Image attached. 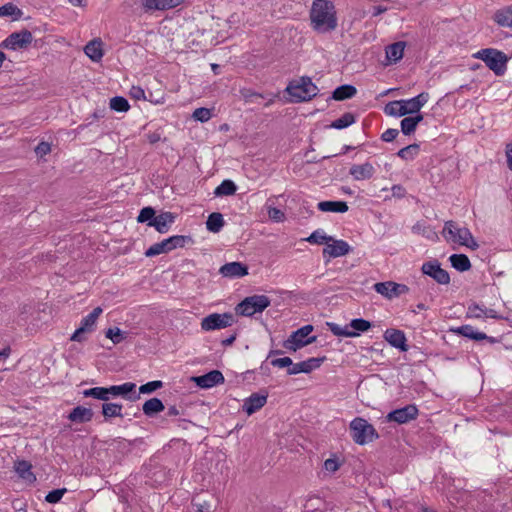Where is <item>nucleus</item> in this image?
I'll return each mask as SVG.
<instances>
[{"label": "nucleus", "mask_w": 512, "mask_h": 512, "mask_svg": "<svg viewBox=\"0 0 512 512\" xmlns=\"http://www.w3.org/2000/svg\"><path fill=\"white\" fill-rule=\"evenodd\" d=\"M165 409L163 402L156 397L150 398L142 406L143 413L148 417H153Z\"/></svg>", "instance_id": "33"}, {"label": "nucleus", "mask_w": 512, "mask_h": 512, "mask_svg": "<svg viewBox=\"0 0 512 512\" xmlns=\"http://www.w3.org/2000/svg\"><path fill=\"white\" fill-rule=\"evenodd\" d=\"M332 243H328L323 249V258L325 263H328L331 258H337L347 255L351 252V246L344 240H336L333 238Z\"/></svg>", "instance_id": "14"}, {"label": "nucleus", "mask_w": 512, "mask_h": 512, "mask_svg": "<svg viewBox=\"0 0 512 512\" xmlns=\"http://www.w3.org/2000/svg\"><path fill=\"white\" fill-rule=\"evenodd\" d=\"M319 89L309 77H301L299 83L291 82L285 92L292 96V102H304L314 98Z\"/></svg>", "instance_id": "6"}, {"label": "nucleus", "mask_w": 512, "mask_h": 512, "mask_svg": "<svg viewBox=\"0 0 512 512\" xmlns=\"http://www.w3.org/2000/svg\"><path fill=\"white\" fill-rule=\"evenodd\" d=\"M311 324L305 325L296 331L292 332L287 340L284 341L283 346L290 351H297L298 349L311 344L316 341V336H311L305 339L312 331Z\"/></svg>", "instance_id": "9"}, {"label": "nucleus", "mask_w": 512, "mask_h": 512, "mask_svg": "<svg viewBox=\"0 0 512 512\" xmlns=\"http://www.w3.org/2000/svg\"><path fill=\"white\" fill-rule=\"evenodd\" d=\"M421 271L424 275L431 277L440 285H448L450 283L449 273L441 267L437 259L424 262Z\"/></svg>", "instance_id": "12"}, {"label": "nucleus", "mask_w": 512, "mask_h": 512, "mask_svg": "<svg viewBox=\"0 0 512 512\" xmlns=\"http://www.w3.org/2000/svg\"><path fill=\"white\" fill-rule=\"evenodd\" d=\"M374 289L377 293L387 297L388 299L406 294L409 291V287L407 285L392 281L376 283L374 285Z\"/></svg>", "instance_id": "15"}, {"label": "nucleus", "mask_w": 512, "mask_h": 512, "mask_svg": "<svg viewBox=\"0 0 512 512\" xmlns=\"http://www.w3.org/2000/svg\"><path fill=\"white\" fill-rule=\"evenodd\" d=\"M176 215L172 212H162L155 216L154 223H150L159 233H167L171 225L175 222Z\"/></svg>", "instance_id": "23"}, {"label": "nucleus", "mask_w": 512, "mask_h": 512, "mask_svg": "<svg viewBox=\"0 0 512 512\" xmlns=\"http://www.w3.org/2000/svg\"><path fill=\"white\" fill-rule=\"evenodd\" d=\"M224 224L223 215L219 212H213L208 216L206 228L212 233H218L223 228Z\"/></svg>", "instance_id": "36"}, {"label": "nucleus", "mask_w": 512, "mask_h": 512, "mask_svg": "<svg viewBox=\"0 0 512 512\" xmlns=\"http://www.w3.org/2000/svg\"><path fill=\"white\" fill-rule=\"evenodd\" d=\"M268 216L271 220L276 222H282L285 219V213L276 207L268 208Z\"/></svg>", "instance_id": "55"}, {"label": "nucleus", "mask_w": 512, "mask_h": 512, "mask_svg": "<svg viewBox=\"0 0 512 512\" xmlns=\"http://www.w3.org/2000/svg\"><path fill=\"white\" fill-rule=\"evenodd\" d=\"M317 208L322 212L345 213L349 207L345 201H321Z\"/></svg>", "instance_id": "29"}, {"label": "nucleus", "mask_w": 512, "mask_h": 512, "mask_svg": "<svg viewBox=\"0 0 512 512\" xmlns=\"http://www.w3.org/2000/svg\"><path fill=\"white\" fill-rule=\"evenodd\" d=\"M185 415V409L182 406L172 405L167 408V416Z\"/></svg>", "instance_id": "63"}, {"label": "nucleus", "mask_w": 512, "mask_h": 512, "mask_svg": "<svg viewBox=\"0 0 512 512\" xmlns=\"http://www.w3.org/2000/svg\"><path fill=\"white\" fill-rule=\"evenodd\" d=\"M191 380L200 388L208 389L223 384L225 379L219 370H212L204 375L193 376Z\"/></svg>", "instance_id": "17"}, {"label": "nucleus", "mask_w": 512, "mask_h": 512, "mask_svg": "<svg viewBox=\"0 0 512 512\" xmlns=\"http://www.w3.org/2000/svg\"><path fill=\"white\" fill-rule=\"evenodd\" d=\"M417 416L418 408L415 405L410 404L389 412L386 418L389 422L394 421L398 424H404L416 419Z\"/></svg>", "instance_id": "16"}, {"label": "nucleus", "mask_w": 512, "mask_h": 512, "mask_svg": "<svg viewBox=\"0 0 512 512\" xmlns=\"http://www.w3.org/2000/svg\"><path fill=\"white\" fill-rule=\"evenodd\" d=\"M419 151H420V145L417 143H413V144H410V145H407V146L401 148L397 152V156L406 161L413 160L419 154Z\"/></svg>", "instance_id": "40"}, {"label": "nucleus", "mask_w": 512, "mask_h": 512, "mask_svg": "<svg viewBox=\"0 0 512 512\" xmlns=\"http://www.w3.org/2000/svg\"><path fill=\"white\" fill-rule=\"evenodd\" d=\"M66 492V488L54 489L48 492V494L45 496V501L50 504H56L60 502Z\"/></svg>", "instance_id": "50"}, {"label": "nucleus", "mask_w": 512, "mask_h": 512, "mask_svg": "<svg viewBox=\"0 0 512 512\" xmlns=\"http://www.w3.org/2000/svg\"><path fill=\"white\" fill-rule=\"evenodd\" d=\"M423 120L422 114H417L415 116H409L405 117L401 120L400 126H401V132L409 136L412 133L415 132L417 125Z\"/></svg>", "instance_id": "31"}, {"label": "nucleus", "mask_w": 512, "mask_h": 512, "mask_svg": "<svg viewBox=\"0 0 512 512\" xmlns=\"http://www.w3.org/2000/svg\"><path fill=\"white\" fill-rule=\"evenodd\" d=\"M271 305V300L266 295L255 294L244 298L235 307L237 315L252 317L256 313H262Z\"/></svg>", "instance_id": "5"}, {"label": "nucleus", "mask_w": 512, "mask_h": 512, "mask_svg": "<svg viewBox=\"0 0 512 512\" xmlns=\"http://www.w3.org/2000/svg\"><path fill=\"white\" fill-rule=\"evenodd\" d=\"M155 209L148 206L144 207L140 210V213L137 217V221L139 223H147L148 226H150V223H154L155 220Z\"/></svg>", "instance_id": "45"}, {"label": "nucleus", "mask_w": 512, "mask_h": 512, "mask_svg": "<svg viewBox=\"0 0 512 512\" xmlns=\"http://www.w3.org/2000/svg\"><path fill=\"white\" fill-rule=\"evenodd\" d=\"M332 240L333 237L326 235L324 231L321 229L315 230L310 234L309 237L306 238V241H308L309 243L317 245H321L324 243L327 245Z\"/></svg>", "instance_id": "42"}, {"label": "nucleus", "mask_w": 512, "mask_h": 512, "mask_svg": "<svg viewBox=\"0 0 512 512\" xmlns=\"http://www.w3.org/2000/svg\"><path fill=\"white\" fill-rule=\"evenodd\" d=\"M94 416V412L91 408H86L83 406H76L72 409V411L68 414L67 419L73 423H87L92 420Z\"/></svg>", "instance_id": "25"}, {"label": "nucleus", "mask_w": 512, "mask_h": 512, "mask_svg": "<svg viewBox=\"0 0 512 512\" xmlns=\"http://www.w3.org/2000/svg\"><path fill=\"white\" fill-rule=\"evenodd\" d=\"M162 387H163L162 381H160V380L150 381V382H147L146 384H143L139 387V393L140 394H150Z\"/></svg>", "instance_id": "49"}, {"label": "nucleus", "mask_w": 512, "mask_h": 512, "mask_svg": "<svg viewBox=\"0 0 512 512\" xmlns=\"http://www.w3.org/2000/svg\"><path fill=\"white\" fill-rule=\"evenodd\" d=\"M442 234L446 240H451L471 250H477L479 248V244L475 241L470 230L466 227L458 228L453 220L445 222Z\"/></svg>", "instance_id": "3"}, {"label": "nucleus", "mask_w": 512, "mask_h": 512, "mask_svg": "<svg viewBox=\"0 0 512 512\" xmlns=\"http://www.w3.org/2000/svg\"><path fill=\"white\" fill-rule=\"evenodd\" d=\"M234 323V316L231 313H212L201 321V328L204 331L223 329Z\"/></svg>", "instance_id": "11"}, {"label": "nucleus", "mask_w": 512, "mask_h": 512, "mask_svg": "<svg viewBox=\"0 0 512 512\" xmlns=\"http://www.w3.org/2000/svg\"><path fill=\"white\" fill-rule=\"evenodd\" d=\"M240 94L243 97L245 102H252L253 98H265V96L263 94L255 92L249 88L241 89Z\"/></svg>", "instance_id": "53"}, {"label": "nucleus", "mask_w": 512, "mask_h": 512, "mask_svg": "<svg viewBox=\"0 0 512 512\" xmlns=\"http://www.w3.org/2000/svg\"><path fill=\"white\" fill-rule=\"evenodd\" d=\"M410 99L408 100H394L386 104L384 112L387 115L394 117H402L408 114H416L414 108H410Z\"/></svg>", "instance_id": "18"}, {"label": "nucleus", "mask_w": 512, "mask_h": 512, "mask_svg": "<svg viewBox=\"0 0 512 512\" xmlns=\"http://www.w3.org/2000/svg\"><path fill=\"white\" fill-rule=\"evenodd\" d=\"M105 336L109 338L114 344H119L125 339V332H123L120 328H109L105 332Z\"/></svg>", "instance_id": "47"}, {"label": "nucleus", "mask_w": 512, "mask_h": 512, "mask_svg": "<svg viewBox=\"0 0 512 512\" xmlns=\"http://www.w3.org/2000/svg\"><path fill=\"white\" fill-rule=\"evenodd\" d=\"M267 402V395H260L258 393H253L250 395L243 404V411H245L248 415H252L259 409H261Z\"/></svg>", "instance_id": "26"}, {"label": "nucleus", "mask_w": 512, "mask_h": 512, "mask_svg": "<svg viewBox=\"0 0 512 512\" xmlns=\"http://www.w3.org/2000/svg\"><path fill=\"white\" fill-rule=\"evenodd\" d=\"M507 166L512 171V142L506 146Z\"/></svg>", "instance_id": "64"}, {"label": "nucleus", "mask_w": 512, "mask_h": 512, "mask_svg": "<svg viewBox=\"0 0 512 512\" xmlns=\"http://www.w3.org/2000/svg\"><path fill=\"white\" fill-rule=\"evenodd\" d=\"M452 331L457 335L469 338L474 341H481L485 338L484 332L476 331L474 327L471 325H462L460 327L452 329Z\"/></svg>", "instance_id": "34"}, {"label": "nucleus", "mask_w": 512, "mask_h": 512, "mask_svg": "<svg viewBox=\"0 0 512 512\" xmlns=\"http://www.w3.org/2000/svg\"><path fill=\"white\" fill-rule=\"evenodd\" d=\"M270 364L274 367L288 369L292 367L293 361L290 357L275 358L270 361Z\"/></svg>", "instance_id": "54"}, {"label": "nucleus", "mask_w": 512, "mask_h": 512, "mask_svg": "<svg viewBox=\"0 0 512 512\" xmlns=\"http://www.w3.org/2000/svg\"><path fill=\"white\" fill-rule=\"evenodd\" d=\"M107 389L109 398L111 396H122L130 401H136L140 397L139 394H136L135 392L136 384L132 382H126L121 385H112L107 387Z\"/></svg>", "instance_id": "20"}, {"label": "nucleus", "mask_w": 512, "mask_h": 512, "mask_svg": "<svg viewBox=\"0 0 512 512\" xmlns=\"http://www.w3.org/2000/svg\"><path fill=\"white\" fill-rule=\"evenodd\" d=\"M219 273L227 278H239L248 274V266L241 262H229L222 265Z\"/></svg>", "instance_id": "22"}, {"label": "nucleus", "mask_w": 512, "mask_h": 512, "mask_svg": "<svg viewBox=\"0 0 512 512\" xmlns=\"http://www.w3.org/2000/svg\"><path fill=\"white\" fill-rule=\"evenodd\" d=\"M93 398L102 401H108V389L107 387H94Z\"/></svg>", "instance_id": "56"}, {"label": "nucleus", "mask_w": 512, "mask_h": 512, "mask_svg": "<svg viewBox=\"0 0 512 512\" xmlns=\"http://www.w3.org/2000/svg\"><path fill=\"white\" fill-rule=\"evenodd\" d=\"M161 0H144L143 6L146 10H164Z\"/></svg>", "instance_id": "60"}, {"label": "nucleus", "mask_w": 512, "mask_h": 512, "mask_svg": "<svg viewBox=\"0 0 512 512\" xmlns=\"http://www.w3.org/2000/svg\"><path fill=\"white\" fill-rule=\"evenodd\" d=\"M51 151V146L48 142H40L36 148H35V153L37 156L39 157H43L45 155H47L48 153H50Z\"/></svg>", "instance_id": "58"}, {"label": "nucleus", "mask_w": 512, "mask_h": 512, "mask_svg": "<svg viewBox=\"0 0 512 512\" xmlns=\"http://www.w3.org/2000/svg\"><path fill=\"white\" fill-rule=\"evenodd\" d=\"M212 117L211 109L200 107L194 110L193 118L202 123L207 122Z\"/></svg>", "instance_id": "51"}, {"label": "nucleus", "mask_w": 512, "mask_h": 512, "mask_svg": "<svg viewBox=\"0 0 512 512\" xmlns=\"http://www.w3.org/2000/svg\"><path fill=\"white\" fill-rule=\"evenodd\" d=\"M326 325L333 335L351 338L359 336L360 332H366L372 327V323L363 318L352 319L345 327L334 322H327Z\"/></svg>", "instance_id": "8"}, {"label": "nucleus", "mask_w": 512, "mask_h": 512, "mask_svg": "<svg viewBox=\"0 0 512 512\" xmlns=\"http://www.w3.org/2000/svg\"><path fill=\"white\" fill-rule=\"evenodd\" d=\"M122 408V404L119 403H103L102 414L105 417V419H110L113 417H123Z\"/></svg>", "instance_id": "37"}, {"label": "nucleus", "mask_w": 512, "mask_h": 512, "mask_svg": "<svg viewBox=\"0 0 512 512\" xmlns=\"http://www.w3.org/2000/svg\"><path fill=\"white\" fill-rule=\"evenodd\" d=\"M311 27L318 33H328L337 28L335 6L330 0H314L310 10Z\"/></svg>", "instance_id": "1"}, {"label": "nucleus", "mask_w": 512, "mask_h": 512, "mask_svg": "<svg viewBox=\"0 0 512 512\" xmlns=\"http://www.w3.org/2000/svg\"><path fill=\"white\" fill-rule=\"evenodd\" d=\"M110 109L116 112H127L130 109L128 100L122 96H115L110 99Z\"/></svg>", "instance_id": "43"}, {"label": "nucleus", "mask_w": 512, "mask_h": 512, "mask_svg": "<svg viewBox=\"0 0 512 512\" xmlns=\"http://www.w3.org/2000/svg\"><path fill=\"white\" fill-rule=\"evenodd\" d=\"M130 96L136 100L145 99V91L140 86H132Z\"/></svg>", "instance_id": "62"}, {"label": "nucleus", "mask_w": 512, "mask_h": 512, "mask_svg": "<svg viewBox=\"0 0 512 512\" xmlns=\"http://www.w3.org/2000/svg\"><path fill=\"white\" fill-rule=\"evenodd\" d=\"M449 261L451 266L459 272H465L471 268V262L465 254H452Z\"/></svg>", "instance_id": "35"}, {"label": "nucleus", "mask_w": 512, "mask_h": 512, "mask_svg": "<svg viewBox=\"0 0 512 512\" xmlns=\"http://www.w3.org/2000/svg\"><path fill=\"white\" fill-rule=\"evenodd\" d=\"M32 41V33L27 29H22L21 31L11 33L1 42L0 46L10 50L26 49Z\"/></svg>", "instance_id": "10"}, {"label": "nucleus", "mask_w": 512, "mask_h": 512, "mask_svg": "<svg viewBox=\"0 0 512 512\" xmlns=\"http://www.w3.org/2000/svg\"><path fill=\"white\" fill-rule=\"evenodd\" d=\"M22 14V10L13 3H6L0 6V17L13 16L14 20H17L22 16Z\"/></svg>", "instance_id": "44"}, {"label": "nucleus", "mask_w": 512, "mask_h": 512, "mask_svg": "<svg viewBox=\"0 0 512 512\" xmlns=\"http://www.w3.org/2000/svg\"><path fill=\"white\" fill-rule=\"evenodd\" d=\"M349 428L353 441L358 445H365L379 438L374 426L362 417L354 418Z\"/></svg>", "instance_id": "4"}, {"label": "nucleus", "mask_w": 512, "mask_h": 512, "mask_svg": "<svg viewBox=\"0 0 512 512\" xmlns=\"http://www.w3.org/2000/svg\"><path fill=\"white\" fill-rule=\"evenodd\" d=\"M349 173L354 178V180H368L374 175L375 169L371 163L366 162L361 165H352L350 167Z\"/></svg>", "instance_id": "24"}, {"label": "nucleus", "mask_w": 512, "mask_h": 512, "mask_svg": "<svg viewBox=\"0 0 512 512\" xmlns=\"http://www.w3.org/2000/svg\"><path fill=\"white\" fill-rule=\"evenodd\" d=\"M485 307H481L477 303H471L467 309L468 318H481L484 315Z\"/></svg>", "instance_id": "52"}, {"label": "nucleus", "mask_w": 512, "mask_h": 512, "mask_svg": "<svg viewBox=\"0 0 512 512\" xmlns=\"http://www.w3.org/2000/svg\"><path fill=\"white\" fill-rule=\"evenodd\" d=\"M85 54L94 62H98L103 57L101 39H93L84 47Z\"/></svg>", "instance_id": "27"}, {"label": "nucleus", "mask_w": 512, "mask_h": 512, "mask_svg": "<svg viewBox=\"0 0 512 512\" xmlns=\"http://www.w3.org/2000/svg\"><path fill=\"white\" fill-rule=\"evenodd\" d=\"M355 121V115L351 112H346L340 118L332 121L329 127L340 130L349 127L355 123Z\"/></svg>", "instance_id": "38"}, {"label": "nucleus", "mask_w": 512, "mask_h": 512, "mask_svg": "<svg viewBox=\"0 0 512 512\" xmlns=\"http://www.w3.org/2000/svg\"><path fill=\"white\" fill-rule=\"evenodd\" d=\"M193 506L196 507L198 512H211V504L208 501H198L193 499Z\"/></svg>", "instance_id": "61"}, {"label": "nucleus", "mask_w": 512, "mask_h": 512, "mask_svg": "<svg viewBox=\"0 0 512 512\" xmlns=\"http://www.w3.org/2000/svg\"><path fill=\"white\" fill-rule=\"evenodd\" d=\"M405 42L398 41L386 48V58L390 63H396L402 59L404 54Z\"/></svg>", "instance_id": "32"}, {"label": "nucleus", "mask_w": 512, "mask_h": 512, "mask_svg": "<svg viewBox=\"0 0 512 512\" xmlns=\"http://www.w3.org/2000/svg\"><path fill=\"white\" fill-rule=\"evenodd\" d=\"M495 21L503 27H512V7L501 9L495 13Z\"/></svg>", "instance_id": "41"}, {"label": "nucleus", "mask_w": 512, "mask_h": 512, "mask_svg": "<svg viewBox=\"0 0 512 512\" xmlns=\"http://www.w3.org/2000/svg\"><path fill=\"white\" fill-rule=\"evenodd\" d=\"M429 94L427 92H422L417 96L410 99V108H414L417 114H420L421 108L428 102Z\"/></svg>", "instance_id": "46"}, {"label": "nucleus", "mask_w": 512, "mask_h": 512, "mask_svg": "<svg viewBox=\"0 0 512 512\" xmlns=\"http://www.w3.org/2000/svg\"><path fill=\"white\" fill-rule=\"evenodd\" d=\"M237 190L236 184L229 179L223 180L219 186L216 187L214 194L216 196H230L235 194Z\"/></svg>", "instance_id": "39"}, {"label": "nucleus", "mask_w": 512, "mask_h": 512, "mask_svg": "<svg viewBox=\"0 0 512 512\" xmlns=\"http://www.w3.org/2000/svg\"><path fill=\"white\" fill-rule=\"evenodd\" d=\"M339 467L340 463L336 458H329L324 462V468L328 472L334 473L339 469Z\"/></svg>", "instance_id": "59"}, {"label": "nucleus", "mask_w": 512, "mask_h": 512, "mask_svg": "<svg viewBox=\"0 0 512 512\" xmlns=\"http://www.w3.org/2000/svg\"><path fill=\"white\" fill-rule=\"evenodd\" d=\"M14 468L20 478L28 482L36 481V476L31 471L32 465L30 464V462L26 460H18L15 462Z\"/></svg>", "instance_id": "30"}, {"label": "nucleus", "mask_w": 512, "mask_h": 512, "mask_svg": "<svg viewBox=\"0 0 512 512\" xmlns=\"http://www.w3.org/2000/svg\"><path fill=\"white\" fill-rule=\"evenodd\" d=\"M399 135L398 129L389 128L385 130L381 135V140L384 142H391L397 138Z\"/></svg>", "instance_id": "57"}, {"label": "nucleus", "mask_w": 512, "mask_h": 512, "mask_svg": "<svg viewBox=\"0 0 512 512\" xmlns=\"http://www.w3.org/2000/svg\"><path fill=\"white\" fill-rule=\"evenodd\" d=\"M193 243L194 240L189 235H174L150 246L145 251V256L154 257L162 253H168L176 248H183L186 244Z\"/></svg>", "instance_id": "7"}, {"label": "nucleus", "mask_w": 512, "mask_h": 512, "mask_svg": "<svg viewBox=\"0 0 512 512\" xmlns=\"http://www.w3.org/2000/svg\"><path fill=\"white\" fill-rule=\"evenodd\" d=\"M326 360V357H312L307 360L301 361L296 364H292V367L287 370L288 375H296L299 373H310L313 370L319 368L321 364Z\"/></svg>", "instance_id": "19"}, {"label": "nucleus", "mask_w": 512, "mask_h": 512, "mask_svg": "<svg viewBox=\"0 0 512 512\" xmlns=\"http://www.w3.org/2000/svg\"><path fill=\"white\" fill-rule=\"evenodd\" d=\"M476 59L482 60L495 75L502 76L507 70L509 57L495 48H484L473 54Z\"/></svg>", "instance_id": "2"}, {"label": "nucleus", "mask_w": 512, "mask_h": 512, "mask_svg": "<svg viewBox=\"0 0 512 512\" xmlns=\"http://www.w3.org/2000/svg\"><path fill=\"white\" fill-rule=\"evenodd\" d=\"M357 93L355 86L351 84H344L338 86L331 95V99L336 101H344L353 98Z\"/></svg>", "instance_id": "28"}, {"label": "nucleus", "mask_w": 512, "mask_h": 512, "mask_svg": "<svg viewBox=\"0 0 512 512\" xmlns=\"http://www.w3.org/2000/svg\"><path fill=\"white\" fill-rule=\"evenodd\" d=\"M383 337L392 347L399 349L401 352L408 351L409 346L402 330L389 328L384 332Z\"/></svg>", "instance_id": "21"}, {"label": "nucleus", "mask_w": 512, "mask_h": 512, "mask_svg": "<svg viewBox=\"0 0 512 512\" xmlns=\"http://www.w3.org/2000/svg\"><path fill=\"white\" fill-rule=\"evenodd\" d=\"M102 313L101 307H96L81 320L80 327L70 337L71 341L83 342L85 340L84 333L92 332L96 323V320Z\"/></svg>", "instance_id": "13"}, {"label": "nucleus", "mask_w": 512, "mask_h": 512, "mask_svg": "<svg viewBox=\"0 0 512 512\" xmlns=\"http://www.w3.org/2000/svg\"><path fill=\"white\" fill-rule=\"evenodd\" d=\"M412 232L415 234H421L426 238H431V234H435L430 226L426 225L425 222L418 221L412 226Z\"/></svg>", "instance_id": "48"}]
</instances>
